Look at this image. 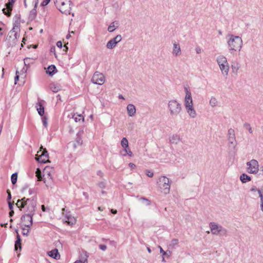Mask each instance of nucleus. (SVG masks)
I'll list each match as a JSON object with an SVG mask.
<instances>
[{
    "label": "nucleus",
    "instance_id": "nucleus-1",
    "mask_svg": "<svg viewBox=\"0 0 263 263\" xmlns=\"http://www.w3.org/2000/svg\"><path fill=\"white\" fill-rule=\"evenodd\" d=\"M16 205L21 210H22V208H24L25 206H27L28 213L23 215L21 219L23 220L24 219L25 220V219L27 218L29 221L30 223L25 226L27 228H29L32 224V216L34 215L36 206L35 201L32 199H26L25 197H24L21 199H18Z\"/></svg>",
    "mask_w": 263,
    "mask_h": 263
},
{
    "label": "nucleus",
    "instance_id": "nucleus-2",
    "mask_svg": "<svg viewBox=\"0 0 263 263\" xmlns=\"http://www.w3.org/2000/svg\"><path fill=\"white\" fill-rule=\"evenodd\" d=\"M227 41L230 51L240 50L242 45V40L239 36L229 35Z\"/></svg>",
    "mask_w": 263,
    "mask_h": 263
},
{
    "label": "nucleus",
    "instance_id": "nucleus-3",
    "mask_svg": "<svg viewBox=\"0 0 263 263\" xmlns=\"http://www.w3.org/2000/svg\"><path fill=\"white\" fill-rule=\"evenodd\" d=\"M56 7L63 14H70L72 2L70 0H54Z\"/></svg>",
    "mask_w": 263,
    "mask_h": 263
},
{
    "label": "nucleus",
    "instance_id": "nucleus-4",
    "mask_svg": "<svg viewBox=\"0 0 263 263\" xmlns=\"http://www.w3.org/2000/svg\"><path fill=\"white\" fill-rule=\"evenodd\" d=\"M168 109L171 116H178L182 110V106L176 100H171L168 102Z\"/></svg>",
    "mask_w": 263,
    "mask_h": 263
},
{
    "label": "nucleus",
    "instance_id": "nucleus-5",
    "mask_svg": "<svg viewBox=\"0 0 263 263\" xmlns=\"http://www.w3.org/2000/svg\"><path fill=\"white\" fill-rule=\"evenodd\" d=\"M216 61L222 74L224 76H227L230 67L226 57L222 55H219L216 58Z\"/></svg>",
    "mask_w": 263,
    "mask_h": 263
},
{
    "label": "nucleus",
    "instance_id": "nucleus-6",
    "mask_svg": "<svg viewBox=\"0 0 263 263\" xmlns=\"http://www.w3.org/2000/svg\"><path fill=\"white\" fill-rule=\"evenodd\" d=\"M210 228L211 232L214 235L226 236L227 234V231L225 228L215 222H211L210 223Z\"/></svg>",
    "mask_w": 263,
    "mask_h": 263
},
{
    "label": "nucleus",
    "instance_id": "nucleus-7",
    "mask_svg": "<svg viewBox=\"0 0 263 263\" xmlns=\"http://www.w3.org/2000/svg\"><path fill=\"white\" fill-rule=\"evenodd\" d=\"M159 187L161 189L162 192L165 194H167L170 191V182L168 178L165 176H162L159 178Z\"/></svg>",
    "mask_w": 263,
    "mask_h": 263
},
{
    "label": "nucleus",
    "instance_id": "nucleus-8",
    "mask_svg": "<svg viewBox=\"0 0 263 263\" xmlns=\"http://www.w3.org/2000/svg\"><path fill=\"white\" fill-rule=\"evenodd\" d=\"M247 172L250 174H257L259 171V164L256 160L252 159L247 163Z\"/></svg>",
    "mask_w": 263,
    "mask_h": 263
},
{
    "label": "nucleus",
    "instance_id": "nucleus-9",
    "mask_svg": "<svg viewBox=\"0 0 263 263\" xmlns=\"http://www.w3.org/2000/svg\"><path fill=\"white\" fill-rule=\"evenodd\" d=\"M228 140L229 141V147L233 149H235L237 145V142L235 138V135L234 130L232 128H230L228 130Z\"/></svg>",
    "mask_w": 263,
    "mask_h": 263
},
{
    "label": "nucleus",
    "instance_id": "nucleus-10",
    "mask_svg": "<svg viewBox=\"0 0 263 263\" xmlns=\"http://www.w3.org/2000/svg\"><path fill=\"white\" fill-rule=\"evenodd\" d=\"M36 160L40 163H46L49 162V157L48 152L46 149H43L42 151L40 150L37 152V154L35 157Z\"/></svg>",
    "mask_w": 263,
    "mask_h": 263
},
{
    "label": "nucleus",
    "instance_id": "nucleus-11",
    "mask_svg": "<svg viewBox=\"0 0 263 263\" xmlns=\"http://www.w3.org/2000/svg\"><path fill=\"white\" fill-rule=\"evenodd\" d=\"M105 81V78L103 73L99 72L98 71L96 72L91 79V81L93 83L98 84L99 85H102L104 84Z\"/></svg>",
    "mask_w": 263,
    "mask_h": 263
},
{
    "label": "nucleus",
    "instance_id": "nucleus-12",
    "mask_svg": "<svg viewBox=\"0 0 263 263\" xmlns=\"http://www.w3.org/2000/svg\"><path fill=\"white\" fill-rule=\"evenodd\" d=\"M185 92V96L184 98V106L185 108L193 106V100L191 96V92L189 88L185 87L184 88Z\"/></svg>",
    "mask_w": 263,
    "mask_h": 263
},
{
    "label": "nucleus",
    "instance_id": "nucleus-13",
    "mask_svg": "<svg viewBox=\"0 0 263 263\" xmlns=\"http://www.w3.org/2000/svg\"><path fill=\"white\" fill-rule=\"evenodd\" d=\"M15 1V0H9L8 3L6 4L7 8L3 9V13L7 16L11 15L12 7Z\"/></svg>",
    "mask_w": 263,
    "mask_h": 263
},
{
    "label": "nucleus",
    "instance_id": "nucleus-14",
    "mask_svg": "<svg viewBox=\"0 0 263 263\" xmlns=\"http://www.w3.org/2000/svg\"><path fill=\"white\" fill-rule=\"evenodd\" d=\"M169 140L171 143L177 144L180 141L181 138L179 135L176 134L171 136Z\"/></svg>",
    "mask_w": 263,
    "mask_h": 263
},
{
    "label": "nucleus",
    "instance_id": "nucleus-15",
    "mask_svg": "<svg viewBox=\"0 0 263 263\" xmlns=\"http://www.w3.org/2000/svg\"><path fill=\"white\" fill-rule=\"evenodd\" d=\"M240 67V65L237 61H233L232 62V63H231L232 71L235 74L237 75L238 70L239 69Z\"/></svg>",
    "mask_w": 263,
    "mask_h": 263
},
{
    "label": "nucleus",
    "instance_id": "nucleus-16",
    "mask_svg": "<svg viewBox=\"0 0 263 263\" xmlns=\"http://www.w3.org/2000/svg\"><path fill=\"white\" fill-rule=\"evenodd\" d=\"M127 110L128 115L130 117H133L135 115L136 109L135 106L133 104H129L127 106Z\"/></svg>",
    "mask_w": 263,
    "mask_h": 263
},
{
    "label": "nucleus",
    "instance_id": "nucleus-17",
    "mask_svg": "<svg viewBox=\"0 0 263 263\" xmlns=\"http://www.w3.org/2000/svg\"><path fill=\"white\" fill-rule=\"evenodd\" d=\"M186 110L189 114V116L192 118H195L197 116V113L193 107V106H190L189 107L185 108Z\"/></svg>",
    "mask_w": 263,
    "mask_h": 263
},
{
    "label": "nucleus",
    "instance_id": "nucleus-18",
    "mask_svg": "<svg viewBox=\"0 0 263 263\" xmlns=\"http://www.w3.org/2000/svg\"><path fill=\"white\" fill-rule=\"evenodd\" d=\"M48 254L49 256L55 259H60V255L57 249H54L48 252Z\"/></svg>",
    "mask_w": 263,
    "mask_h": 263
},
{
    "label": "nucleus",
    "instance_id": "nucleus-19",
    "mask_svg": "<svg viewBox=\"0 0 263 263\" xmlns=\"http://www.w3.org/2000/svg\"><path fill=\"white\" fill-rule=\"evenodd\" d=\"M15 232L17 233V235H16V240L15 242V246H14V247H15V250L17 251L18 248H19L20 250H21V248H22V247H21V237H20V235L18 233V230H16Z\"/></svg>",
    "mask_w": 263,
    "mask_h": 263
},
{
    "label": "nucleus",
    "instance_id": "nucleus-20",
    "mask_svg": "<svg viewBox=\"0 0 263 263\" xmlns=\"http://www.w3.org/2000/svg\"><path fill=\"white\" fill-rule=\"evenodd\" d=\"M173 54L175 56H178L181 54L180 47L176 43L173 44Z\"/></svg>",
    "mask_w": 263,
    "mask_h": 263
},
{
    "label": "nucleus",
    "instance_id": "nucleus-21",
    "mask_svg": "<svg viewBox=\"0 0 263 263\" xmlns=\"http://www.w3.org/2000/svg\"><path fill=\"white\" fill-rule=\"evenodd\" d=\"M83 141L81 138V132H79L77 134V138L75 142L73 143V147L76 148L78 146L81 145L82 144Z\"/></svg>",
    "mask_w": 263,
    "mask_h": 263
},
{
    "label": "nucleus",
    "instance_id": "nucleus-22",
    "mask_svg": "<svg viewBox=\"0 0 263 263\" xmlns=\"http://www.w3.org/2000/svg\"><path fill=\"white\" fill-rule=\"evenodd\" d=\"M49 89L53 92H57L61 88L58 84L52 83L49 85Z\"/></svg>",
    "mask_w": 263,
    "mask_h": 263
},
{
    "label": "nucleus",
    "instance_id": "nucleus-23",
    "mask_svg": "<svg viewBox=\"0 0 263 263\" xmlns=\"http://www.w3.org/2000/svg\"><path fill=\"white\" fill-rule=\"evenodd\" d=\"M56 70V67L54 65H51L47 68L46 73L50 76H52L55 73Z\"/></svg>",
    "mask_w": 263,
    "mask_h": 263
},
{
    "label": "nucleus",
    "instance_id": "nucleus-24",
    "mask_svg": "<svg viewBox=\"0 0 263 263\" xmlns=\"http://www.w3.org/2000/svg\"><path fill=\"white\" fill-rule=\"evenodd\" d=\"M65 221V222L67 223L69 225H72L76 222L75 218L70 215H66Z\"/></svg>",
    "mask_w": 263,
    "mask_h": 263
},
{
    "label": "nucleus",
    "instance_id": "nucleus-25",
    "mask_svg": "<svg viewBox=\"0 0 263 263\" xmlns=\"http://www.w3.org/2000/svg\"><path fill=\"white\" fill-rule=\"evenodd\" d=\"M36 107L39 114L43 116L44 114V108L42 103L41 102L37 103Z\"/></svg>",
    "mask_w": 263,
    "mask_h": 263
},
{
    "label": "nucleus",
    "instance_id": "nucleus-26",
    "mask_svg": "<svg viewBox=\"0 0 263 263\" xmlns=\"http://www.w3.org/2000/svg\"><path fill=\"white\" fill-rule=\"evenodd\" d=\"M48 169H50V168H48V167H46L44 171V177H45L44 178V182L46 183V181H47V179H48L49 180H52V177H51V173L50 172H49L48 171Z\"/></svg>",
    "mask_w": 263,
    "mask_h": 263
},
{
    "label": "nucleus",
    "instance_id": "nucleus-27",
    "mask_svg": "<svg viewBox=\"0 0 263 263\" xmlns=\"http://www.w3.org/2000/svg\"><path fill=\"white\" fill-rule=\"evenodd\" d=\"M240 180L242 183H246L251 180V178L246 174H242L240 176Z\"/></svg>",
    "mask_w": 263,
    "mask_h": 263
},
{
    "label": "nucleus",
    "instance_id": "nucleus-28",
    "mask_svg": "<svg viewBox=\"0 0 263 263\" xmlns=\"http://www.w3.org/2000/svg\"><path fill=\"white\" fill-rule=\"evenodd\" d=\"M37 6V3L35 4L34 8L30 11L29 14V17L31 19H33L35 18L36 15V7Z\"/></svg>",
    "mask_w": 263,
    "mask_h": 263
},
{
    "label": "nucleus",
    "instance_id": "nucleus-29",
    "mask_svg": "<svg viewBox=\"0 0 263 263\" xmlns=\"http://www.w3.org/2000/svg\"><path fill=\"white\" fill-rule=\"evenodd\" d=\"M121 145L124 149L128 147V142L126 138L124 137L122 138Z\"/></svg>",
    "mask_w": 263,
    "mask_h": 263
},
{
    "label": "nucleus",
    "instance_id": "nucleus-30",
    "mask_svg": "<svg viewBox=\"0 0 263 263\" xmlns=\"http://www.w3.org/2000/svg\"><path fill=\"white\" fill-rule=\"evenodd\" d=\"M88 257V256L87 255L86 252L83 251L82 253H81L80 255L79 259L80 260L83 261L84 259H86V260L87 261Z\"/></svg>",
    "mask_w": 263,
    "mask_h": 263
},
{
    "label": "nucleus",
    "instance_id": "nucleus-31",
    "mask_svg": "<svg viewBox=\"0 0 263 263\" xmlns=\"http://www.w3.org/2000/svg\"><path fill=\"white\" fill-rule=\"evenodd\" d=\"M117 45L115 44V43L111 40H109L107 44H106V47L108 49H112L115 47H116Z\"/></svg>",
    "mask_w": 263,
    "mask_h": 263
},
{
    "label": "nucleus",
    "instance_id": "nucleus-32",
    "mask_svg": "<svg viewBox=\"0 0 263 263\" xmlns=\"http://www.w3.org/2000/svg\"><path fill=\"white\" fill-rule=\"evenodd\" d=\"M24 64L25 66H29V65L33 62V59L30 58H26L24 59Z\"/></svg>",
    "mask_w": 263,
    "mask_h": 263
},
{
    "label": "nucleus",
    "instance_id": "nucleus-33",
    "mask_svg": "<svg viewBox=\"0 0 263 263\" xmlns=\"http://www.w3.org/2000/svg\"><path fill=\"white\" fill-rule=\"evenodd\" d=\"M115 44H117L119 42H120L122 40V36L121 35H117L116 37L111 39Z\"/></svg>",
    "mask_w": 263,
    "mask_h": 263
},
{
    "label": "nucleus",
    "instance_id": "nucleus-34",
    "mask_svg": "<svg viewBox=\"0 0 263 263\" xmlns=\"http://www.w3.org/2000/svg\"><path fill=\"white\" fill-rule=\"evenodd\" d=\"M17 173H13L11 177V182L13 184H15L17 181Z\"/></svg>",
    "mask_w": 263,
    "mask_h": 263
},
{
    "label": "nucleus",
    "instance_id": "nucleus-35",
    "mask_svg": "<svg viewBox=\"0 0 263 263\" xmlns=\"http://www.w3.org/2000/svg\"><path fill=\"white\" fill-rule=\"evenodd\" d=\"M210 104L211 106H216L217 104V99L214 97H212L210 100Z\"/></svg>",
    "mask_w": 263,
    "mask_h": 263
},
{
    "label": "nucleus",
    "instance_id": "nucleus-36",
    "mask_svg": "<svg viewBox=\"0 0 263 263\" xmlns=\"http://www.w3.org/2000/svg\"><path fill=\"white\" fill-rule=\"evenodd\" d=\"M72 118L76 122L80 121L81 120H82V121H84V117L82 116H81V115H77V117H75V115H73L72 116Z\"/></svg>",
    "mask_w": 263,
    "mask_h": 263
},
{
    "label": "nucleus",
    "instance_id": "nucleus-37",
    "mask_svg": "<svg viewBox=\"0 0 263 263\" xmlns=\"http://www.w3.org/2000/svg\"><path fill=\"white\" fill-rule=\"evenodd\" d=\"M243 126L244 127L249 131V132L251 134L252 133L253 131H252V128L251 127V125L250 124L248 123H244L243 124Z\"/></svg>",
    "mask_w": 263,
    "mask_h": 263
},
{
    "label": "nucleus",
    "instance_id": "nucleus-38",
    "mask_svg": "<svg viewBox=\"0 0 263 263\" xmlns=\"http://www.w3.org/2000/svg\"><path fill=\"white\" fill-rule=\"evenodd\" d=\"M124 151L125 152V154H124V156H125L126 155H128L130 157L133 156V153L129 149V147L124 149Z\"/></svg>",
    "mask_w": 263,
    "mask_h": 263
},
{
    "label": "nucleus",
    "instance_id": "nucleus-39",
    "mask_svg": "<svg viewBox=\"0 0 263 263\" xmlns=\"http://www.w3.org/2000/svg\"><path fill=\"white\" fill-rule=\"evenodd\" d=\"M115 29V25H114V23H111V24L108 26V31L109 32H113Z\"/></svg>",
    "mask_w": 263,
    "mask_h": 263
},
{
    "label": "nucleus",
    "instance_id": "nucleus-40",
    "mask_svg": "<svg viewBox=\"0 0 263 263\" xmlns=\"http://www.w3.org/2000/svg\"><path fill=\"white\" fill-rule=\"evenodd\" d=\"M42 123L45 127H47V119L46 117H43L42 118Z\"/></svg>",
    "mask_w": 263,
    "mask_h": 263
},
{
    "label": "nucleus",
    "instance_id": "nucleus-41",
    "mask_svg": "<svg viewBox=\"0 0 263 263\" xmlns=\"http://www.w3.org/2000/svg\"><path fill=\"white\" fill-rule=\"evenodd\" d=\"M178 243V240L177 239H173L172 240L170 246L172 247H174L176 245H177Z\"/></svg>",
    "mask_w": 263,
    "mask_h": 263
},
{
    "label": "nucleus",
    "instance_id": "nucleus-42",
    "mask_svg": "<svg viewBox=\"0 0 263 263\" xmlns=\"http://www.w3.org/2000/svg\"><path fill=\"white\" fill-rule=\"evenodd\" d=\"M36 176L38 178L39 180H42L41 172L39 168L37 169V171H36Z\"/></svg>",
    "mask_w": 263,
    "mask_h": 263
},
{
    "label": "nucleus",
    "instance_id": "nucleus-43",
    "mask_svg": "<svg viewBox=\"0 0 263 263\" xmlns=\"http://www.w3.org/2000/svg\"><path fill=\"white\" fill-rule=\"evenodd\" d=\"M258 194H259V196L260 198V203L263 202V191L258 190Z\"/></svg>",
    "mask_w": 263,
    "mask_h": 263
},
{
    "label": "nucleus",
    "instance_id": "nucleus-44",
    "mask_svg": "<svg viewBox=\"0 0 263 263\" xmlns=\"http://www.w3.org/2000/svg\"><path fill=\"white\" fill-rule=\"evenodd\" d=\"M29 232V229H26L25 228H23V232H22L23 235L27 236L28 235Z\"/></svg>",
    "mask_w": 263,
    "mask_h": 263
},
{
    "label": "nucleus",
    "instance_id": "nucleus-45",
    "mask_svg": "<svg viewBox=\"0 0 263 263\" xmlns=\"http://www.w3.org/2000/svg\"><path fill=\"white\" fill-rule=\"evenodd\" d=\"M140 199L145 201V204L146 205H149L151 204V201L148 199H146V198H145L144 197H141L140 198Z\"/></svg>",
    "mask_w": 263,
    "mask_h": 263
},
{
    "label": "nucleus",
    "instance_id": "nucleus-46",
    "mask_svg": "<svg viewBox=\"0 0 263 263\" xmlns=\"http://www.w3.org/2000/svg\"><path fill=\"white\" fill-rule=\"evenodd\" d=\"M146 174L149 177H152L154 175V173L150 170H146Z\"/></svg>",
    "mask_w": 263,
    "mask_h": 263
},
{
    "label": "nucleus",
    "instance_id": "nucleus-47",
    "mask_svg": "<svg viewBox=\"0 0 263 263\" xmlns=\"http://www.w3.org/2000/svg\"><path fill=\"white\" fill-rule=\"evenodd\" d=\"M159 248L160 249V253L161 254L162 256H165L167 253V252L164 251L161 246H159Z\"/></svg>",
    "mask_w": 263,
    "mask_h": 263
},
{
    "label": "nucleus",
    "instance_id": "nucleus-48",
    "mask_svg": "<svg viewBox=\"0 0 263 263\" xmlns=\"http://www.w3.org/2000/svg\"><path fill=\"white\" fill-rule=\"evenodd\" d=\"M50 0H44L41 4L42 6H45L47 5L50 2Z\"/></svg>",
    "mask_w": 263,
    "mask_h": 263
},
{
    "label": "nucleus",
    "instance_id": "nucleus-49",
    "mask_svg": "<svg viewBox=\"0 0 263 263\" xmlns=\"http://www.w3.org/2000/svg\"><path fill=\"white\" fill-rule=\"evenodd\" d=\"M99 248L102 251H105L107 248V247L105 245H100Z\"/></svg>",
    "mask_w": 263,
    "mask_h": 263
},
{
    "label": "nucleus",
    "instance_id": "nucleus-50",
    "mask_svg": "<svg viewBox=\"0 0 263 263\" xmlns=\"http://www.w3.org/2000/svg\"><path fill=\"white\" fill-rule=\"evenodd\" d=\"M7 193L8 194L7 200L8 201H10L11 200V195L10 191L9 190H8L7 191Z\"/></svg>",
    "mask_w": 263,
    "mask_h": 263
},
{
    "label": "nucleus",
    "instance_id": "nucleus-51",
    "mask_svg": "<svg viewBox=\"0 0 263 263\" xmlns=\"http://www.w3.org/2000/svg\"><path fill=\"white\" fill-rule=\"evenodd\" d=\"M57 46L59 48H61L63 46V44H62V43L61 41H58L57 42Z\"/></svg>",
    "mask_w": 263,
    "mask_h": 263
},
{
    "label": "nucleus",
    "instance_id": "nucleus-52",
    "mask_svg": "<svg viewBox=\"0 0 263 263\" xmlns=\"http://www.w3.org/2000/svg\"><path fill=\"white\" fill-rule=\"evenodd\" d=\"M99 186L101 189L105 188V183L104 182H101L99 183Z\"/></svg>",
    "mask_w": 263,
    "mask_h": 263
},
{
    "label": "nucleus",
    "instance_id": "nucleus-53",
    "mask_svg": "<svg viewBox=\"0 0 263 263\" xmlns=\"http://www.w3.org/2000/svg\"><path fill=\"white\" fill-rule=\"evenodd\" d=\"M8 203L9 208L10 209V210H13V203L10 201H8Z\"/></svg>",
    "mask_w": 263,
    "mask_h": 263
},
{
    "label": "nucleus",
    "instance_id": "nucleus-54",
    "mask_svg": "<svg viewBox=\"0 0 263 263\" xmlns=\"http://www.w3.org/2000/svg\"><path fill=\"white\" fill-rule=\"evenodd\" d=\"M18 72V71L16 72V76H15V77L14 78L15 84H16V82H17V81L18 80V79H19V76L17 75V73Z\"/></svg>",
    "mask_w": 263,
    "mask_h": 263
},
{
    "label": "nucleus",
    "instance_id": "nucleus-55",
    "mask_svg": "<svg viewBox=\"0 0 263 263\" xmlns=\"http://www.w3.org/2000/svg\"><path fill=\"white\" fill-rule=\"evenodd\" d=\"M260 190L259 189H258L256 187H253L250 189L251 192H257L258 191Z\"/></svg>",
    "mask_w": 263,
    "mask_h": 263
},
{
    "label": "nucleus",
    "instance_id": "nucleus-56",
    "mask_svg": "<svg viewBox=\"0 0 263 263\" xmlns=\"http://www.w3.org/2000/svg\"><path fill=\"white\" fill-rule=\"evenodd\" d=\"M129 166L132 168V169H133V168H135L136 167V165L135 164H134V163H129Z\"/></svg>",
    "mask_w": 263,
    "mask_h": 263
},
{
    "label": "nucleus",
    "instance_id": "nucleus-57",
    "mask_svg": "<svg viewBox=\"0 0 263 263\" xmlns=\"http://www.w3.org/2000/svg\"><path fill=\"white\" fill-rule=\"evenodd\" d=\"M14 211L13 210H11L9 212V216L12 217L14 215Z\"/></svg>",
    "mask_w": 263,
    "mask_h": 263
},
{
    "label": "nucleus",
    "instance_id": "nucleus-58",
    "mask_svg": "<svg viewBox=\"0 0 263 263\" xmlns=\"http://www.w3.org/2000/svg\"><path fill=\"white\" fill-rule=\"evenodd\" d=\"M196 51L197 53H199L201 52V49L200 48H196Z\"/></svg>",
    "mask_w": 263,
    "mask_h": 263
},
{
    "label": "nucleus",
    "instance_id": "nucleus-59",
    "mask_svg": "<svg viewBox=\"0 0 263 263\" xmlns=\"http://www.w3.org/2000/svg\"><path fill=\"white\" fill-rule=\"evenodd\" d=\"M166 252H167V253L165 254V255L167 256H170L171 255V252L170 251H166Z\"/></svg>",
    "mask_w": 263,
    "mask_h": 263
},
{
    "label": "nucleus",
    "instance_id": "nucleus-60",
    "mask_svg": "<svg viewBox=\"0 0 263 263\" xmlns=\"http://www.w3.org/2000/svg\"><path fill=\"white\" fill-rule=\"evenodd\" d=\"M111 212L114 214H115L117 213V211L116 210H113V209H111Z\"/></svg>",
    "mask_w": 263,
    "mask_h": 263
},
{
    "label": "nucleus",
    "instance_id": "nucleus-61",
    "mask_svg": "<svg viewBox=\"0 0 263 263\" xmlns=\"http://www.w3.org/2000/svg\"><path fill=\"white\" fill-rule=\"evenodd\" d=\"M22 220L25 221V222L27 223L26 224H29L30 223L29 221L27 218L25 219V220H24V219Z\"/></svg>",
    "mask_w": 263,
    "mask_h": 263
},
{
    "label": "nucleus",
    "instance_id": "nucleus-62",
    "mask_svg": "<svg viewBox=\"0 0 263 263\" xmlns=\"http://www.w3.org/2000/svg\"><path fill=\"white\" fill-rule=\"evenodd\" d=\"M42 210L43 212H45L46 211V208L45 206L44 205H42Z\"/></svg>",
    "mask_w": 263,
    "mask_h": 263
},
{
    "label": "nucleus",
    "instance_id": "nucleus-63",
    "mask_svg": "<svg viewBox=\"0 0 263 263\" xmlns=\"http://www.w3.org/2000/svg\"><path fill=\"white\" fill-rule=\"evenodd\" d=\"M50 51L51 52H54L55 51V47H52L51 48V49H50Z\"/></svg>",
    "mask_w": 263,
    "mask_h": 263
},
{
    "label": "nucleus",
    "instance_id": "nucleus-64",
    "mask_svg": "<svg viewBox=\"0 0 263 263\" xmlns=\"http://www.w3.org/2000/svg\"><path fill=\"white\" fill-rule=\"evenodd\" d=\"M261 210L263 212V202L260 203Z\"/></svg>",
    "mask_w": 263,
    "mask_h": 263
}]
</instances>
